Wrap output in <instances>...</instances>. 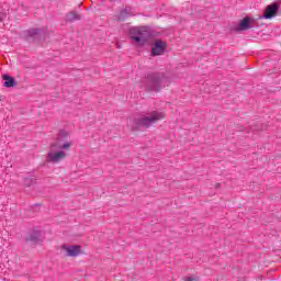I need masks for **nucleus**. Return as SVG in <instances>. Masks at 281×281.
I'll return each instance as SVG.
<instances>
[{
    "instance_id": "6",
    "label": "nucleus",
    "mask_w": 281,
    "mask_h": 281,
    "mask_svg": "<svg viewBox=\"0 0 281 281\" xmlns=\"http://www.w3.org/2000/svg\"><path fill=\"white\" fill-rule=\"evenodd\" d=\"M167 44L161 40H157L151 47V56H161L166 52Z\"/></svg>"
},
{
    "instance_id": "12",
    "label": "nucleus",
    "mask_w": 281,
    "mask_h": 281,
    "mask_svg": "<svg viewBox=\"0 0 281 281\" xmlns=\"http://www.w3.org/2000/svg\"><path fill=\"white\" fill-rule=\"evenodd\" d=\"M149 78L154 83L161 82V78H159L158 75H151Z\"/></svg>"
},
{
    "instance_id": "7",
    "label": "nucleus",
    "mask_w": 281,
    "mask_h": 281,
    "mask_svg": "<svg viewBox=\"0 0 281 281\" xmlns=\"http://www.w3.org/2000/svg\"><path fill=\"white\" fill-rule=\"evenodd\" d=\"M80 246H61V251L65 256L70 258H76V256H80Z\"/></svg>"
},
{
    "instance_id": "2",
    "label": "nucleus",
    "mask_w": 281,
    "mask_h": 281,
    "mask_svg": "<svg viewBox=\"0 0 281 281\" xmlns=\"http://www.w3.org/2000/svg\"><path fill=\"white\" fill-rule=\"evenodd\" d=\"M165 117L166 116L164 115V113L153 111L149 115L137 119L136 124L137 126H142L143 128H150L153 124H157L159 120H164Z\"/></svg>"
},
{
    "instance_id": "13",
    "label": "nucleus",
    "mask_w": 281,
    "mask_h": 281,
    "mask_svg": "<svg viewBox=\"0 0 281 281\" xmlns=\"http://www.w3.org/2000/svg\"><path fill=\"white\" fill-rule=\"evenodd\" d=\"M38 34V29H31L27 31V36H36Z\"/></svg>"
},
{
    "instance_id": "5",
    "label": "nucleus",
    "mask_w": 281,
    "mask_h": 281,
    "mask_svg": "<svg viewBox=\"0 0 281 281\" xmlns=\"http://www.w3.org/2000/svg\"><path fill=\"white\" fill-rule=\"evenodd\" d=\"M278 10H280V4L271 3L266 7L263 11V19H273V16H278Z\"/></svg>"
},
{
    "instance_id": "10",
    "label": "nucleus",
    "mask_w": 281,
    "mask_h": 281,
    "mask_svg": "<svg viewBox=\"0 0 281 281\" xmlns=\"http://www.w3.org/2000/svg\"><path fill=\"white\" fill-rule=\"evenodd\" d=\"M251 26L249 25V18H244L240 22H239V26L238 30H240L241 32H245L247 30H249Z\"/></svg>"
},
{
    "instance_id": "11",
    "label": "nucleus",
    "mask_w": 281,
    "mask_h": 281,
    "mask_svg": "<svg viewBox=\"0 0 281 281\" xmlns=\"http://www.w3.org/2000/svg\"><path fill=\"white\" fill-rule=\"evenodd\" d=\"M27 243H36V240H38V234L35 233L34 235H30L29 237H26Z\"/></svg>"
},
{
    "instance_id": "14",
    "label": "nucleus",
    "mask_w": 281,
    "mask_h": 281,
    "mask_svg": "<svg viewBox=\"0 0 281 281\" xmlns=\"http://www.w3.org/2000/svg\"><path fill=\"white\" fill-rule=\"evenodd\" d=\"M184 281H200L199 278L188 277Z\"/></svg>"
},
{
    "instance_id": "3",
    "label": "nucleus",
    "mask_w": 281,
    "mask_h": 281,
    "mask_svg": "<svg viewBox=\"0 0 281 281\" xmlns=\"http://www.w3.org/2000/svg\"><path fill=\"white\" fill-rule=\"evenodd\" d=\"M74 143L69 138V133L60 132L56 142L52 144L53 150H69Z\"/></svg>"
},
{
    "instance_id": "1",
    "label": "nucleus",
    "mask_w": 281,
    "mask_h": 281,
    "mask_svg": "<svg viewBox=\"0 0 281 281\" xmlns=\"http://www.w3.org/2000/svg\"><path fill=\"white\" fill-rule=\"evenodd\" d=\"M131 41H134L139 47H144L150 41V29L146 26L132 29Z\"/></svg>"
},
{
    "instance_id": "8",
    "label": "nucleus",
    "mask_w": 281,
    "mask_h": 281,
    "mask_svg": "<svg viewBox=\"0 0 281 281\" xmlns=\"http://www.w3.org/2000/svg\"><path fill=\"white\" fill-rule=\"evenodd\" d=\"M2 80H4L3 87H5L7 89H12V87H16V85H19V82L14 80L13 77L8 75H3Z\"/></svg>"
},
{
    "instance_id": "9",
    "label": "nucleus",
    "mask_w": 281,
    "mask_h": 281,
    "mask_svg": "<svg viewBox=\"0 0 281 281\" xmlns=\"http://www.w3.org/2000/svg\"><path fill=\"white\" fill-rule=\"evenodd\" d=\"M80 19H82V16L80 15V13L78 12H69L67 15H66V21L68 23H74V21H80Z\"/></svg>"
},
{
    "instance_id": "15",
    "label": "nucleus",
    "mask_w": 281,
    "mask_h": 281,
    "mask_svg": "<svg viewBox=\"0 0 281 281\" xmlns=\"http://www.w3.org/2000/svg\"><path fill=\"white\" fill-rule=\"evenodd\" d=\"M122 14L123 13H121V15L119 16V21H124V18H122Z\"/></svg>"
},
{
    "instance_id": "4",
    "label": "nucleus",
    "mask_w": 281,
    "mask_h": 281,
    "mask_svg": "<svg viewBox=\"0 0 281 281\" xmlns=\"http://www.w3.org/2000/svg\"><path fill=\"white\" fill-rule=\"evenodd\" d=\"M66 157L67 154L65 151L54 149V147H52L47 154L48 161H52L53 164H59V161H63Z\"/></svg>"
},
{
    "instance_id": "16",
    "label": "nucleus",
    "mask_w": 281,
    "mask_h": 281,
    "mask_svg": "<svg viewBox=\"0 0 281 281\" xmlns=\"http://www.w3.org/2000/svg\"><path fill=\"white\" fill-rule=\"evenodd\" d=\"M0 102H1V95H0Z\"/></svg>"
}]
</instances>
